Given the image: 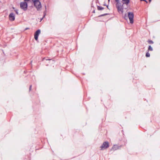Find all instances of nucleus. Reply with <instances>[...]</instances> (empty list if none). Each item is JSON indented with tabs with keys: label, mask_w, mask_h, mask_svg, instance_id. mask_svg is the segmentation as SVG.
Here are the masks:
<instances>
[{
	"label": "nucleus",
	"mask_w": 160,
	"mask_h": 160,
	"mask_svg": "<svg viewBox=\"0 0 160 160\" xmlns=\"http://www.w3.org/2000/svg\"><path fill=\"white\" fill-rule=\"evenodd\" d=\"M33 1L34 6L37 8V10L41 7V2L39 0H32Z\"/></svg>",
	"instance_id": "f257e3e1"
},
{
	"label": "nucleus",
	"mask_w": 160,
	"mask_h": 160,
	"mask_svg": "<svg viewBox=\"0 0 160 160\" xmlns=\"http://www.w3.org/2000/svg\"><path fill=\"white\" fill-rule=\"evenodd\" d=\"M20 6L21 9H23L24 11H26L27 10L28 8V3L25 1L21 2L20 3Z\"/></svg>",
	"instance_id": "f03ea898"
},
{
	"label": "nucleus",
	"mask_w": 160,
	"mask_h": 160,
	"mask_svg": "<svg viewBox=\"0 0 160 160\" xmlns=\"http://www.w3.org/2000/svg\"><path fill=\"white\" fill-rule=\"evenodd\" d=\"M128 17L130 21V23L132 24L133 23L134 14L132 12H129L128 13Z\"/></svg>",
	"instance_id": "7ed1b4c3"
},
{
	"label": "nucleus",
	"mask_w": 160,
	"mask_h": 160,
	"mask_svg": "<svg viewBox=\"0 0 160 160\" xmlns=\"http://www.w3.org/2000/svg\"><path fill=\"white\" fill-rule=\"evenodd\" d=\"M109 145L108 141L104 142L100 147L101 150H102L106 149L109 147Z\"/></svg>",
	"instance_id": "20e7f679"
},
{
	"label": "nucleus",
	"mask_w": 160,
	"mask_h": 160,
	"mask_svg": "<svg viewBox=\"0 0 160 160\" xmlns=\"http://www.w3.org/2000/svg\"><path fill=\"white\" fill-rule=\"evenodd\" d=\"M41 31L40 29H38L35 32L34 34V38L36 41L38 40V37L39 34H40Z\"/></svg>",
	"instance_id": "39448f33"
},
{
	"label": "nucleus",
	"mask_w": 160,
	"mask_h": 160,
	"mask_svg": "<svg viewBox=\"0 0 160 160\" xmlns=\"http://www.w3.org/2000/svg\"><path fill=\"white\" fill-rule=\"evenodd\" d=\"M9 20L11 21H13L15 19V16L13 13H11L9 15Z\"/></svg>",
	"instance_id": "423d86ee"
},
{
	"label": "nucleus",
	"mask_w": 160,
	"mask_h": 160,
	"mask_svg": "<svg viewBox=\"0 0 160 160\" xmlns=\"http://www.w3.org/2000/svg\"><path fill=\"white\" fill-rule=\"evenodd\" d=\"M117 8V10L118 12H119L120 13H122L123 12V8L122 7H121V6H118Z\"/></svg>",
	"instance_id": "0eeeda50"
},
{
	"label": "nucleus",
	"mask_w": 160,
	"mask_h": 160,
	"mask_svg": "<svg viewBox=\"0 0 160 160\" xmlns=\"http://www.w3.org/2000/svg\"><path fill=\"white\" fill-rule=\"evenodd\" d=\"M116 2V7L117 8L118 6H121V3L119 2V0H115Z\"/></svg>",
	"instance_id": "6e6552de"
},
{
	"label": "nucleus",
	"mask_w": 160,
	"mask_h": 160,
	"mask_svg": "<svg viewBox=\"0 0 160 160\" xmlns=\"http://www.w3.org/2000/svg\"><path fill=\"white\" fill-rule=\"evenodd\" d=\"M122 1L124 2L123 3V4H125L127 5H128L130 2V0H122Z\"/></svg>",
	"instance_id": "1a4fd4ad"
},
{
	"label": "nucleus",
	"mask_w": 160,
	"mask_h": 160,
	"mask_svg": "<svg viewBox=\"0 0 160 160\" xmlns=\"http://www.w3.org/2000/svg\"><path fill=\"white\" fill-rule=\"evenodd\" d=\"M97 9L98 10H102L104 9V8L99 6H97Z\"/></svg>",
	"instance_id": "9d476101"
},
{
	"label": "nucleus",
	"mask_w": 160,
	"mask_h": 160,
	"mask_svg": "<svg viewBox=\"0 0 160 160\" xmlns=\"http://www.w3.org/2000/svg\"><path fill=\"white\" fill-rule=\"evenodd\" d=\"M148 51H152L153 50V49L151 47V46L149 45L148 47Z\"/></svg>",
	"instance_id": "9b49d317"
},
{
	"label": "nucleus",
	"mask_w": 160,
	"mask_h": 160,
	"mask_svg": "<svg viewBox=\"0 0 160 160\" xmlns=\"http://www.w3.org/2000/svg\"><path fill=\"white\" fill-rule=\"evenodd\" d=\"M147 42L150 44H152L154 43L151 40H148Z\"/></svg>",
	"instance_id": "f8f14e48"
},
{
	"label": "nucleus",
	"mask_w": 160,
	"mask_h": 160,
	"mask_svg": "<svg viewBox=\"0 0 160 160\" xmlns=\"http://www.w3.org/2000/svg\"><path fill=\"white\" fill-rule=\"evenodd\" d=\"M109 14H108V13H105V14H101V15H99L98 16V17H102V16H105L106 15H108Z\"/></svg>",
	"instance_id": "ddd939ff"
},
{
	"label": "nucleus",
	"mask_w": 160,
	"mask_h": 160,
	"mask_svg": "<svg viewBox=\"0 0 160 160\" xmlns=\"http://www.w3.org/2000/svg\"><path fill=\"white\" fill-rule=\"evenodd\" d=\"M146 56L147 57H149L150 56V54L148 52L146 53Z\"/></svg>",
	"instance_id": "4468645a"
},
{
	"label": "nucleus",
	"mask_w": 160,
	"mask_h": 160,
	"mask_svg": "<svg viewBox=\"0 0 160 160\" xmlns=\"http://www.w3.org/2000/svg\"><path fill=\"white\" fill-rule=\"evenodd\" d=\"M46 15V13L45 12H43V17L41 19V21L42 20V19L45 17V15Z\"/></svg>",
	"instance_id": "2eb2a0df"
},
{
	"label": "nucleus",
	"mask_w": 160,
	"mask_h": 160,
	"mask_svg": "<svg viewBox=\"0 0 160 160\" xmlns=\"http://www.w3.org/2000/svg\"><path fill=\"white\" fill-rule=\"evenodd\" d=\"M123 18L126 20H127L128 18V16L126 14H125L123 16Z\"/></svg>",
	"instance_id": "dca6fc26"
},
{
	"label": "nucleus",
	"mask_w": 160,
	"mask_h": 160,
	"mask_svg": "<svg viewBox=\"0 0 160 160\" xmlns=\"http://www.w3.org/2000/svg\"><path fill=\"white\" fill-rule=\"evenodd\" d=\"M32 85H30L29 88V91H30L31 90Z\"/></svg>",
	"instance_id": "f3484780"
},
{
	"label": "nucleus",
	"mask_w": 160,
	"mask_h": 160,
	"mask_svg": "<svg viewBox=\"0 0 160 160\" xmlns=\"http://www.w3.org/2000/svg\"><path fill=\"white\" fill-rule=\"evenodd\" d=\"M15 11L16 13L18 15V10H15Z\"/></svg>",
	"instance_id": "a211bd4d"
},
{
	"label": "nucleus",
	"mask_w": 160,
	"mask_h": 160,
	"mask_svg": "<svg viewBox=\"0 0 160 160\" xmlns=\"http://www.w3.org/2000/svg\"><path fill=\"white\" fill-rule=\"evenodd\" d=\"M44 59H45L46 60H51V59H45V58H43V60H44Z\"/></svg>",
	"instance_id": "6ab92c4d"
},
{
	"label": "nucleus",
	"mask_w": 160,
	"mask_h": 160,
	"mask_svg": "<svg viewBox=\"0 0 160 160\" xmlns=\"http://www.w3.org/2000/svg\"><path fill=\"white\" fill-rule=\"evenodd\" d=\"M24 1L25 2H28L30 0H24Z\"/></svg>",
	"instance_id": "aec40b11"
},
{
	"label": "nucleus",
	"mask_w": 160,
	"mask_h": 160,
	"mask_svg": "<svg viewBox=\"0 0 160 160\" xmlns=\"http://www.w3.org/2000/svg\"><path fill=\"white\" fill-rule=\"evenodd\" d=\"M107 8L108 9H109V8H108V5H106V6Z\"/></svg>",
	"instance_id": "412c9836"
},
{
	"label": "nucleus",
	"mask_w": 160,
	"mask_h": 160,
	"mask_svg": "<svg viewBox=\"0 0 160 160\" xmlns=\"http://www.w3.org/2000/svg\"><path fill=\"white\" fill-rule=\"evenodd\" d=\"M106 5H107L106 4V3H104V4H103V6H106Z\"/></svg>",
	"instance_id": "4be33fe9"
},
{
	"label": "nucleus",
	"mask_w": 160,
	"mask_h": 160,
	"mask_svg": "<svg viewBox=\"0 0 160 160\" xmlns=\"http://www.w3.org/2000/svg\"><path fill=\"white\" fill-rule=\"evenodd\" d=\"M29 29V28H26L25 29V30H27Z\"/></svg>",
	"instance_id": "5701e85b"
},
{
	"label": "nucleus",
	"mask_w": 160,
	"mask_h": 160,
	"mask_svg": "<svg viewBox=\"0 0 160 160\" xmlns=\"http://www.w3.org/2000/svg\"><path fill=\"white\" fill-rule=\"evenodd\" d=\"M145 1L147 3H148V1H146V0H145V1Z\"/></svg>",
	"instance_id": "b1692460"
},
{
	"label": "nucleus",
	"mask_w": 160,
	"mask_h": 160,
	"mask_svg": "<svg viewBox=\"0 0 160 160\" xmlns=\"http://www.w3.org/2000/svg\"><path fill=\"white\" fill-rule=\"evenodd\" d=\"M145 1L147 3H148V1H146V0H145V1Z\"/></svg>",
	"instance_id": "393cba45"
},
{
	"label": "nucleus",
	"mask_w": 160,
	"mask_h": 160,
	"mask_svg": "<svg viewBox=\"0 0 160 160\" xmlns=\"http://www.w3.org/2000/svg\"><path fill=\"white\" fill-rule=\"evenodd\" d=\"M145 1L147 3H148V1H146V0H145V1Z\"/></svg>",
	"instance_id": "a878e982"
},
{
	"label": "nucleus",
	"mask_w": 160,
	"mask_h": 160,
	"mask_svg": "<svg viewBox=\"0 0 160 160\" xmlns=\"http://www.w3.org/2000/svg\"><path fill=\"white\" fill-rule=\"evenodd\" d=\"M115 146H117V145H116V146L114 145V147H112V148H114L115 147Z\"/></svg>",
	"instance_id": "bb28decb"
},
{
	"label": "nucleus",
	"mask_w": 160,
	"mask_h": 160,
	"mask_svg": "<svg viewBox=\"0 0 160 160\" xmlns=\"http://www.w3.org/2000/svg\"><path fill=\"white\" fill-rule=\"evenodd\" d=\"M141 1H145V0H140Z\"/></svg>",
	"instance_id": "cd10ccee"
},
{
	"label": "nucleus",
	"mask_w": 160,
	"mask_h": 160,
	"mask_svg": "<svg viewBox=\"0 0 160 160\" xmlns=\"http://www.w3.org/2000/svg\"><path fill=\"white\" fill-rule=\"evenodd\" d=\"M110 0H108V2H110Z\"/></svg>",
	"instance_id": "c85d7f7f"
},
{
	"label": "nucleus",
	"mask_w": 160,
	"mask_h": 160,
	"mask_svg": "<svg viewBox=\"0 0 160 160\" xmlns=\"http://www.w3.org/2000/svg\"><path fill=\"white\" fill-rule=\"evenodd\" d=\"M152 0H149V1L150 2Z\"/></svg>",
	"instance_id": "c756f323"
},
{
	"label": "nucleus",
	"mask_w": 160,
	"mask_h": 160,
	"mask_svg": "<svg viewBox=\"0 0 160 160\" xmlns=\"http://www.w3.org/2000/svg\"><path fill=\"white\" fill-rule=\"evenodd\" d=\"M93 12H95L94 10L93 11Z\"/></svg>",
	"instance_id": "7c9ffc66"
}]
</instances>
